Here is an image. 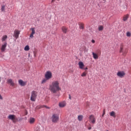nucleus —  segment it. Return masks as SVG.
<instances>
[{
  "instance_id": "obj_1",
  "label": "nucleus",
  "mask_w": 131,
  "mask_h": 131,
  "mask_svg": "<svg viewBox=\"0 0 131 131\" xmlns=\"http://www.w3.org/2000/svg\"><path fill=\"white\" fill-rule=\"evenodd\" d=\"M49 91L53 94H56L57 92L61 91V88H60V83L58 81H53L51 84L49 85Z\"/></svg>"
},
{
  "instance_id": "obj_2",
  "label": "nucleus",
  "mask_w": 131,
  "mask_h": 131,
  "mask_svg": "<svg viewBox=\"0 0 131 131\" xmlns=\"http://www.w3.org/2000/svg\"><path fill=\"white\" fill-rule=\"evenodd\" d=\"M8 118L9 120H12L13 123H16L18 121H21L23 119L22 118H18V119L15 115H9L8 116Z\"/></svg>"
},
{
  "instance_id": "obj_3",
  "label": "nucleus",
  "mask_w": 131,
  "mask_h": 131,
  "mask_svg": "<svg viewBox=\"0 0 131 131\" xmlns=\"http://www.w3.org/2000/svg\"><path fill=\"white\" fill-rule=\"evenodd\" d=\"M59 114H53L51 117V120L53 123H57L59 121Z\"/></svg>"
},
{
  "instance_id": "obj_4",
  "label": "nucleus",
  "mask_w": 131,
  "mask_h": 131,
  "mask_svg": "<svg viewBox=\"0 0 131 131\" xmlns=\"http://www.w3.org/2000/svg\"><path fill=\"white\" fill-rule=\"evenodd\" d=\"M37 97V92L35 91H33L31 92V95L30 98L31 101H32V102H35Z\"/></svg>"
},
{
  "instance_id": "obj_5",
  "label": "nucleus",
  "mask_w": 131,
  "mask_h": 131,
  "mask_svg": "<svg viewBox=\"0 0 131 131\" xmlns=\"http://www.w3.org/2000/svg\"><path fill=\"white\" fill-rule=\"evenodd\" d=\"M117 75L120 78H123L125 76V72L123 71H119L117 73Z\"/></svg>"
},
{
  "instance_id": "obj_6",
  "label": "nucleus",
  "mask_w": 131,
  "mask_h": 131,
  "mask_svg": "<svg viewBox=\"0 0 131 131\" xmlns=\"http://www.w3.org/2000/svg\"><path fill=\"white\" fill-rule=\"evenodd\" d=\"M52 76H53V75L51 71H47L46 72L45 74V78H46V79H51V78H52Z\"/></svg>"
},
{
  "instance_id": "obj_7",
  "label": "nucleus",
  "mask_w": 131,
  "mask_h": 131,
  "mask_svg": "<svg viewBox=\"0 0 131 131\" xmlns=\"http://www.w3.org/2000/svg\"><path fill=\"white\" fill-rule=\"evenodd\" d=\"M89 119L91 123H93V124H95V123H96V118H95V116L94 115H90L89 117Z\"/></svg>"
},
{
  "instance_id": "obj_8",
  "label": "nucleus",
  "mask_w": 131,
  "mask_h": 131,
  "mask_svg": "<svg viewBox=\"0 0 131 131\" xmlns=\"http://www.w3.org/2000/svg\"><path fill=\"white\" fill-rule=\"evenodd\" d=\"M8 84H10L11 86H15V82L13 81L12 79H8L7 80Z\"/></svg>"
},
{
  "instance_id": "obj_9",
  "label": "nucleus",
  "mask_w": 131,
  "mask_h": 131,
  "mask_svg": "<svg viewBox=\"0 0 131 131\" xmlns=\"http://www.w3.org/2000/svg\"><path fill=\"white\" fill-rule=\"evenodd\" d=\"M18 83L21 86H25L27 84V82L24 81L22 79H20L18 80Z\"/></svg>"
},
{
  "instance_id": "obj_10",
  "label": "nucleus",
  "mask_w": 131,
  "mask_h": 131,
  "mask_svg": "<svg viewBox=\"0 0 131 131\" xmlns=\"http://www.w3.org/2000/svg\"><path fill=\"white\" fill-rule=\"evenodd\" d=\"M59 106L60 108H64L66 106V102L62 101L59 103Z\"/></svg>"
},
{
  "instance_id": "obj_11",
  "label": "nucleus",
  "mask_w": 131,
  "mask_h": 131,
  "mask_svg": "<svg viewBox=\"0 0 131 131\" xmlns=\"http://www.w3.org/2000/svg\"><path fill=\"white\" fill-rule=\"evenodd\" d=\"M7 42H5L3 45L1 47V51L5 52L6 51V48H7Z\"/></svg>"
},
{
  "instance_id": "obj_12",
  "label": "nucleus",
  "mask_w": 131,
  "mask_h": 131,
  "mask_svg": "<svg viewBox=\"0 0 131 131\" xmlns=\"http://www.w3.org/2000/svg\"><path fill=\"white\" fill-rule=\"evenodd\" d=\"M78 65L80 69H83V67H84V64H83V62L80 61L78 63Z\"/></svg>"
},
{
  "instance_id": "obj_13",
  "label": "nucleus",
  "mask_w": 131,
  "mask_h": 131,
  "mask_svg": "<svg viewBox=\"0 0 131 131\" xmlns=\"http://www.w3.org/2000/svg\"><path fill=\"white\" fill-rule=\"evenodd\" d=\"M92 55L95 60H97V59H99V55H98L97 54L95 53V52H92Z\"/></svg>"
},
{
  "instance_id": "obj_14",
  "label": "nucleus",
  "mask_w": 131,
  "mask_h": 131,
  "mask_svg": "<svg viewBox=\"0 0 131 131\" xmlns=\"http://www.w3.org/2000/svg\"><path fill=\"white\" fill-rule=\"evenodd\" d=\"M61 29H62V32H63V33H67L69 32L68 29L66 27H62Z\"/></svg>"
},
{
  "instance_id": "obj_15",
  "label": "nucleus",
  "mask_w": 131,
  "mask_h": 131,
  "mask_svg": "<svg viewBox=\"0 0 131 131\" xmlns=\"http://www.w3.org/2000/svg\"><path fill=\"white\" fill-rule=\"evenodd\" d=\"M115 114H116L115 112H114V111H112L110 113V116H112V117H114V118H115V117H116V115Z\"/></svg>"
},
{
  "instance_id": "obj_16",
  "label": "nucleus",
  "mask_w": 131,
  "mask_h": 131,
  "mask_svg": "<svg viewBox=\"0 0 131 131\" xmlns=\"http://www.w3.org/2000/svg\"><path fill=\"white\" fill-rule=\"evenodd\" d=\"M120 53H123V44L121 43L119 50Z\"/></svg>"
},
{
  "instance_id": "obj_17",
  "label": "nucleus",
  "mask_w": 131,
  "mask_h": 131,
  "mask_svg": "<svg viewBox=\"0 0 131 131\" xmlns=\"http://www.w3.org/2000/svg\"><path fill=\"white\" fill-rule=\"evenodd\" d=\"M35 121V119L33 118H30L29 122L31 123V124H32V123H34V122Z\"/></svg>"
},
{
  "instance_id": "obj_18",
  "label": "nucleus",
  "mask_w": 131,
  "mask_h": 131,
  "mask_svg": "<svg viewBox=\"0 0 131 131\" xmlns=\"http://www.w3.org/2000/svg\"><path fill=\"white\" fill-rule=\"evenodd\" d=\"M127 19H128V14H127L126 15H125L123 17V20L125 21L127 20Z\"/></svg>"
},
{
  "instance_id": "obj_19",
  "label": "nucleus",
  "mask_w": 131,
  "mask_h": 131,
  "mask_svg": "<svg viewBox=\"0 0 131 131\" xmlns=\"http://www.w3.org/2000/svg\"><path fill=\"white\" fill-rule=\"evenodd\" d=\"M83 118V116H82V115H79L78 116V120H79V121H81Z\"/></svg>"
},
{
  "instance_id": "obj_20",
  "label": "nucleus",
  "mask_w": 131,
  "mask_h": 131,
  "mask_svg": "<svg viewBox=\"0 0 131 131\" xmlns=\"http://www.w3.org/2000/svg\"><path fill=\"white\" fill-rule=\"evenodd\" d=\"M104 29V27H103V26H99L98 27V30H99V31H102V30H103Z\"/></svg>"
},
{
  "instance_id": "obj_21",
  "label": "nucleus",
  "mask_w": 131,
  "mask_h": 131,
  "mask_svg": "<svg viewBox=\"0 0 131 131\" xmlns=\"http://www.w3.org/2000/svg\"><path fill=\"white\" fill-rule=\"evenodd\" d=\"M25 51H29L30 50V48H29V46L27 45L25 48H24Z\"/></svg>"
},
{
  "instance_id": "obj_22",
  "label": "nucleus",
  "mask_w": 131,
  "mask_h": 131,
  "mask_svg": "<svg viewBox=\"0 0 131 131\" xmlns=\"http://www.w3.org/2000/svg\"><path fill=\"white\" fill-rule=\"evenodd\" d=\"M14 37H15L16 39L19 37V33H15L13 34Z\"/></svg>"
},
{
  "instance_id": "obj_23",
  "label": "nucleus",
  "mask_w": 131,
  "mask_h": 131,
  "mask_svg": "<svg viewBox=\"0 0 131 131\" xmlns=\"http://www.w3.org/2000/svg\"><path fill=\"white\" fill-rule=\"evenodd\" d=\"M7 38H8V36L7 35H4L2 38V41H5Z\"/></svg>"
},
{
  "instance_id": "obj_24",
  "label": "nucleus",
  "mask_w": 131,
  "mask_h": 131,
  "mask_svg": "<svg viewBox=\"0 0 131 131\" xmlns=\"http://www.w3.org/2000/svg\"><path fill=\"white\" fill-rule=\"evenodd\" d=\"M47 80H49V79H47V78L43 79L41 81V83H46Z\"/></svg>"
},
{
  "instance_id": "obj_25",
  "label": "nucleus",
  "mask_w": 131,
  "mask_h": 131,
  "mask_svg": "<svg viewBox=\"0 0 131 131\" xmlns=\"http://www.w3.org/2000/svg\"><path fill=\"white\" fill-rule=\"evenodd\" d=\"M81 76H82V77H83L84 76H86V73H85V72H84L81 75Z\"/></svg>"
},
{
  "instance_id": "obj_26",
  "label": "nucleus",
  "mask_w": 131,
  "mask_h": 131,
  "mask_svg": "<svg viewBox=\"0 0 131 131\" xmlns=\"http://www.w3.org/2000/svg\"><path fill=\"white\" fill-rule=\"evenodd\" d=\"M126 54H127V51H126V50H125L124 52L123 51L122 52L123 56H125Z\"/></svg>"
},
{
  "instance_id": "obj_27",
  "label": "nucleus",
  "mask_w": 131,
  "mask_h": 131,
  "mask_svg": "<svg viewBox=\"0 0 131 131\" xmlns=\"http://www.w3.org/2000/svg\"><path fill=\"white\" fill-rule=\"evenodd\" d=\"M1 11L2 12H5V5L2 6Z\"/></svg>"
},
{
  "instance_id": "obj_28",
  "label": "nucleus",
  "mask_w": 131,
  "mask_h": 131,
  "mask_svg": "<svg viewBox=\"0 0 131 131\" xmlns=\"http://www.w3.org/2000/svg\"><path fill=\"white\" fill-rule=\"evenodd\" d=\"M80 29H84V27H83V24H81L80 26H79Z\"/></svg>"
},
{
  "instance_id": "obj_29",
  "label": "nucleus",
  "mask_w": 131,
  "mask_h": 131,
  "mask_svg": "<svg viewBox=\"0 0 131 131\" xmlns=\"http://www.w3.org/2000/svg\"><path fill=\"white\" fill-rule=\"evenodd\" d=\"M30 30L32 31V33H35V30H34V28H31Z\"/></svg>"
},
{
  "instance_id": "obj_30",
  "label": "nucleus",
  "mask_w": 131,
  "mask_h": 131,
  "mask_svg": "<svg viewBox=\"0 0 131 131\" xmlns=\"http://www.w3.org/2000/svg\"><path fill=\"white\" fill-rule=\"evenodd\" d=\"M105 114H106V112L105 111V110H103V114L102 115V117H104V115H105Z\"/></svg>"
},
{
  "instance_id": "obj_31",
  "label": "nucleus",
  "mask_w": 131,
  "mask_h": 131,
  "mask_svg": "<svg viewBox=\"0 0 131 131\" xmlns=\"http://www.w3.org/2000/svg\"><path fill=\"white\" fill-rule=\"evenodd\" d=\"M14 33H20V31H19L18 30H15L14 31Z\"/></svg>"
},
{
  "instance_id": "obj_32",
  "label": "nucleus",
  "mask_w": 131,
  "mask_h": 131,
  "mask_svg": "<svg viewBox=\"0 0 131 131\" xmlns=\"http://www.w3.org/2000/svg\"><path fill=\"white\" fill-rule=\"evenodd\" d=\"M42 107V108L45 107V108H46L47 109H50V107L49 106H47V105H43Z\"/></svg>"
},
{
  "instance_id": "obj_33",
  "label": "nucleus",
  "mask_w": 131,
  "mask_h": 131,
  "mask_svg": "<svg viewBox=\"0 0 131 131\" xmlns=\"http://www.w3.org/2000/svg\"><path fill=\"white\" fill-rule=\"evenodd\" d=\"M36 131H40V127H37L36 128Z\"/></svg>"
},
{
  "instance_id": "obj_34",
  "label": "nucleus",
  "mask_w": 131,
  "mask_h": 131,
  "mask_svg": "<svg viewBox=\"0 0 131 131\" xmlns=\"http://www.w3.org/2000/svg\"><path fill=\"white\" fill-rule=\"evenodd\" d=\"M33 33H32L30 34V37H31V38H33L34 36H33Z\"/></svg>"
},
{
  "instance_id": "obj_35",
  "label": "nucleus",
  "mask_w": 131,
  "mask_h": 131,
  "mask_svg": "<svg viewBox=\"0 0 131 131\" xmlns=\"http://www.w3.org/2000/svg\"><path fill=\"white\" fill-rule=\"evenodd\" d=\"M131 36V34L130 33H127L126 34V36L129 37Z\"/></svg>"
},
{
  "instance_id": "obj_36",
  "label": "nucleus",
  "mask_w": 131,
  "mask_h": 131,
  "mask_svg": "<svg viewBox=\"0 0 131 131\" xmlns=\"http://www.w3.org/2000/svg\"><path fill=\"white\" fill-rule=\"evenodd\" d=\"M3 96H2V95L0 94V100H3Z\"/></svg>"
},
{
  "instance_id": "obj_37",
  "label": "nucleus",
  "mask_w": 131,
  "mask_h": 131,
  "mask_svg": "<svg viewBox=\"0 0 131 131\" xmlns=\"http://www.w3.org/2000/svg\"><path fill=\"white\" fill-rule=\"evenodd\" d=\"M92 42L93 43H95V40H94V39L92 40Z\"/></svg>"
},
{
  "instance_id": "obj_38",
  "label": "nucleus",
  "mask_w": 131,
  "mask_h": 131,
  "mask_svg": "<svg viewBox=\"0 0 131 131\" xmlns=\"http://www.w3.org/2000/svg\"><path fill=\"white\" fill-rule=\"evenodd\" d=\"M69 97L70 100H71V95H70V94L69 95Z\"/></svg>"
},
{
  "instance_id": "obj_39",
  "label": "nucleus",
  "mask_w": 131,
  "mask_h": 131,
  "mask_svg": "<svg viewBox=\"0 0 131 131\" xmlns=\"http://www.w3.org/2000/svg\"><path fill=\"white\" fill-rule=\"evenodd\" d=\"M88 129H92V127H88Z\"/></svg>"
},
{
  "instance_id": "obj_40",
  "label": "nucleus",
  "mask_w": 131,
  "mask_h": 131,
  "mask_svg": "<svg viewBox=\"0 0 131 131\" xmlns=\"http://www.w3.org/2000/svg\"><path fill=\"white\" fill-rule=\"evenodd\" d=\"M85 70H88V67H86L85 68Z\"/></svg>"
},
{
  "instance_id": "obj_41",
  "label": "nucleus",
  "mask_w": 131,
  "mask_h": 131,
  "mask_svg": "<svg viewBox=\"0 0 131 131\" xmlns=\"http://www.w3.org/2000/svg\"><path fill=\"white\" fill-rule=\"evenodd\" d=\"M55 0H52V3H54V2L55 1Z\"/></svg>"
},
{
  "instance_id": "obj_42",
  "label": "nucleus",
  "mask_w": 131,
  "mask_h": 131,
  "mask_svg": "<svg viewBox=\"0 0 131 131\" xmlns=\"http://www.w3.org/2000/svg\"><path fill=\"white\" fill-rule=\"evenodd\" d=\"M126 33H130L129 32H127Z\"/></svg>"
},
{
  "instance_id": "obj_43",
  "label": "nucleus",
  "mask_w": 131,
  "mask_h": 131,
  "mask_svg": "<svg viewBox=\"0 0 131 131\" xmlns=\"http://www.w3.org/2000/svg\"><path fill=\"white\" fill-rule=\"evenodd\" d=\"M1 77H0V82H1Z\"/></svg>"
},
{
  "instance_id": "obj_44",
  "label": "nucleus",
  "mask_w": 131,
  "mask_h": 131,
  "mask_svg": "<svg viewBox=\"0 0 131 131\" xmlns=\"http://www.w3.org/2000/svg\"><path fill=\"white\" fill-rule=\"evenodd\" d=\"M103 1H106V0H103Z\"/></svg>"
},
{
  "instance_id": "obj_45",
  "label": "nucleus",
  "mask_w": 131,
  "mask_h": 131,
  "mask_svg": "<svg viewBox=\"0 0 131 131\" xmlns=\"http://www.w3.org/2000/svg\"><path fill=\"white\" fill-rule=\"evenodd\" d=\"M106 131H108V130H106Z\"/></svg>"
}]
</instances>
